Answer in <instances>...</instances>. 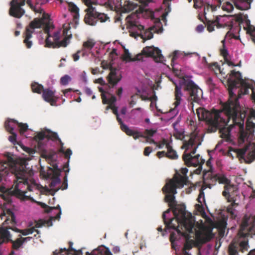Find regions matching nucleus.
Wrapping results in <instances>:
<instances>
[{
	"label": "nucleus",
	"mask_w": 255,
	"mask_h": 255,
	"mask_svg": "<svg viewBox=\"0 0 255 255\" xmlns=\"http://www.w3.org/2000/svg\"><path fill=\"white\" fill-rule=\"evenodd\" d=\"M188 171L187 168H182L181 173L183 175H175L172 179L167 181L162 188L163 192L166 194L165 199L173 208L174 216V218L168 219L170 209L163 214L165 231L170 233L172 247L176 251H179L181 247L184 245L183 255H191L189 250L193 247L194 242L191 238H194L198 243H204L214 236L212 233L213 222L204 211H202L201 213L205 221L201 220L200 224L197 222V226L195 227V217L186 210L185 205L176 204L174 195L177 193L176 189L182 188L186 184Z\"/></svg>",
	"instance_id": "1"
},
{
	"label": "nucleus",
	"mask_w": 255,
	"mask_h": 255,
	"mask_svg": "<svg viewBox=\"0 0 255 255\" xmlns=\"http://www.w3.org/2000/svg\"><path fill=\"white\" fill-rule=\"evenodd\" d=\"M224 110L228 123L229 120H232L233 124H231L228 128L231 129V132L233 129L238 128V131L240 133L238 143L240 146L245 144L244 147L236 149L240 160L242 162L251 163L255 158V150L249 149L255 131V124L251 121V119H255V111L249 110L245 130L244 121L247 114L245 111L242 112L238 98H230L228 103L224 106Z\"/></svg>",
	"instance_id": "2"
},
{
	"label": "nucleus",
	"mask_w": 255,
	"mask_h": 255,
	"mask_svg": "<svg viewBox=\"0 0 255 255\" xmlns=\"http://www.w3.org/2000/svg\"><path fill=\"white\" fill-rule=\"evenodd\" d=\"M7 162H0V182L6 181L10 174L9 171L14 175L15 179L10 192L17 198L22 201L30 200L33 201L31 195L28 194L27 190L33 191L38 188V185H29L33 172L27 171L24 165L17 163L11 157L7 158Z\"/></svg>",
	"instance_id": "3"
},
{
	"label": "nucleus",
	"mask_w": 255,
	"mask_h": 255,
	"mask_svg": "<svg viewBox=\"0 0 255 255\" xmlns=\"http://www.w3.org/2000/svg\"><path fill=\"white\" fill-rule=\"evenodd\" d=\"M176 86L175 101L173 104L174 108L168 113L169 118L172 119L179 113L181 108H185L186 98L181 92V89L189 91L191 100L198 103L203 98V91L188 77L179 79L174 82Z\"/></svg>",
	"instance_id": "4"
},
{
	"label": "nucleus",
	"mask_w": 255,
	"mask_h": 255,
	"mask_svg": "<svg viewBox=\"0 0 255 255\" xmlns=\"http://www.w3.org/2000/svg\"><path fill=\"white\" fill-rule=\"evenodd\" d=\"M196 114L200 120L206 121L211 127L212 131H216L219 128L222 138L228 142L232 140L231 129L226 127L228 125V120L222 117V112L214 110L210 112L204 108H199Z\"/></svg>",
	"instance_id": "5"
},
{
	"label": "nucleus",
	"mask_w": 255,
	"mask_h": 255,
	"mask_svg": "<svg viewBox=\"0 0 255 255\" xmlns=\"http://www.w3.org/2000/svg\"><path fill=\"white\" fill-rule=\"evenodd\" d=\"M138 16L136 13H133L127 17V28L131 36L135 38L137 36H140L143 41H145L151 39L153 32L161 33L163 32L162 24L160 19H155L153 26L145 28L138 23Z\"/></svg>",
	"instance_id": "6"
},
{
	"label": "nucleus",
	"mask_w": 255,
	"mask_h": 255,
	"mask_svg": "<svg viewBox=\"0 0 255 255\" xmlns=\"http://www.w3.org/2000/svg\"><path fill=\"white\" fill-rule=\"evenodd\" d=\"M227 81L229 85L230 98L236 99V98L234 97L235 95L234 91L235 89L240 88V92L241 93L240 95L248 94L249 89H251L252 90V98L255 102V92L254 88L255 82L254 81L246 78L243 79L240 72L233 70L228 77Z\"/></svg>",
	"instance_id": "7"
},
{
	"label": "nucleus",
	"mask_w": 255,
	"mask_h": 255,
	"mask_svg": "<svg viewBox=\"0 0 255 255\" xmlns=\"http://www.w3.org/2000/svg\"><path fill=\"white\" fill-rule=\"evenodd\" d=\"M70 24H64L62 33L59 30L52 32L53 26L52 25H47L44 31L47 33L45 40V46L48 47H66L70 43L72 37L70 31Z\"/></svg>",
	"instance_id": "8"
},
{
	"label": "nucleus",
	"mask_w": 255,
	"mask_h": 255,
	"mask_svg": "<svg viewBox=\"0 0 255 255\" xmlns=\"http://www.w3.org/2000/svg\"><path fill=\"white\" fill-rule=\"evenodd\" d=\"M201 144L200 135L198 134L196 131L190 134V138L188 141H184L182 148L185 150L183 155V159L188 166H201L203 164V160L199 154L193 156L196 151L197 148Z\"/></svg>",
	"instance_id": "9"
},
{
	"label": "nucleus",
	"mask_w": 255,
	"mask_h": 255,
	"mask_svg": "<svg viewBox=\"0 0 255 255\" xmlns=\"http://www.w3.org/2000/svg\"><path fill=\"white\" fill-rule=\"evenodd\" d=\"M191 2L192 0H188ZM194 7L196 8H203L205 15L210 12H214L220 8L221 5V0H193ZM120 5L123 11L128 12L137 7V4L128 0H120Z\"/></svg>",
	"instance_id": "10"
},
{
	"label": "nucleus",
	"mask_w": 255,
	"mask_h": 255,
	"mask_svg": "<svg viewBox=\"0 0 255 255\" xmlns=\"http://www.w3.org/2000/svg\"><path fill=\"white\" fill-rule=\"evenodd\" d=\"M124 49V54L122 56L124 61L129 62L135 60H143V55L147 57H152L157 63H164L165 61L164 57L161 53V50L154 46H147L144 48L141 53L137 54L135 58H132L131 54L128 49H127L124 45H122Z\"/></svg>",
	"instance_id": "11"
},
{
	"label": "nucleus",
	"mask_w": 255,
	"mask_h": 255,
	"mask_svg": "<svg viewBox=\"0 0 255 255\" xmlns=\"http://www.w3.org/2000/svg\"><path fill=\"white\" fill-rule=\"evenodd\" d=\"M222 194L228 202L231 203L227 208L228 213L232 218L236 219L238 211L235 208V206L238 204L237 201L240 199V193L238 186L232 184L225 185Z\"/></svg>",
	"instance_id": "12"
},
{
	"label": "nucleus",
	"mask_w": 255,
	"mask_h": 255,
	"mask_svg": "<svg viewBox=\"0 0 255 255\" xmlns=\"http://www.w3.org/2000/svg\"><path fill=\"white\" fill-rule=\"evenodd\" d=\"M44 24L42 19L35 18L26 27L24 43L27 48H30L32 45V41L31 40L33 34H36L39 39V43H43V37L42 36V30L41 27Z\"/></svg>",
	"instance_id": "13"
},
{
	"label": "nucleus",
	"mask_w": 255,
	"mask_h": 255,
	"mask_svg": "<svg viewBox=\"0 0 255 255\" xmlns=\"http://www.w3.org/2000/svg\"><path fill=\"white\" fill-rule=\"evenodd\" d=\"M41 226L37 224L34 227H31L28 229L24 230H19L16 228H12L10 227L2 226L0 228V245L4 241H11V235L8 229H11L12 231L21 233L23 236H27L32 234L33 232H36L37 234L40 233L38 230H35V228H39Z\"/></svg>",
	"instance_id": "14"
},
{
	"label": "nucleus",
	"mask_w": 255,
	"mask_h": 255,
	"mask_svg": "<svg viewBox=\"0 0 255 255\" xmlns=\"http://www.w3.org/2000/svg\"><path fill=\"white\" fill-rule=\"evenodd\" d=\"M35 140L38 142V145L39 148L42 150H45V148L43 143L45 141H48L49 140L52 141L61 140L56 132H53L47 128H43L36 133L34 136Z\"/></svg>",
	"instance_id": "15"
},
{
	"label": "nucleus",
	"mask_w": 255,
	"mask_h": 255,
	"mask_svg": "<svg viewBox=\"0 0 255 255\" xmlns=\"http://www.w3.org/2000/svg\"><path fill=\"white\" fill-rule=\"evenodd\" d=\"M0 196L2 200L0 203V217L1 219L4 216L6 217V219L3 223V226H4L8 224L9 222H14L15 217L14 213L9 208L11 205L10 202L5 198L4 195L0 194Z\"/></svg>",
	"instance_id": "16"
},
{
	"label": "nucleus",
	"mask_w": 255,
	"mask_h": 255,
	"mask_svg": "<svg viewBox=\"0 0 255 255\" xmlns=\"http://www.w3.org/2000/svg\"><path fill=\"white\" fill-rule=\"evenodd\" d=\"M54 169L49 168L47 174L45 175V177L48 179H51L50 183V189H46V192L52 195L60 189V187L55 188L56 186L60 183V179L59 177L60 171L58 170V166L55 165Z\"/></svg>",
	"instance_id": "17"
},
{
	"label": "nucleus",
	"mask_w": 255,
	"mask_h": 255,
	"mask_svg": "<svg viewBox=\"0 0 255 255\" xmlns=\"http://www.w3.org/2000/svg\"><path fill=\"white\" fill-rule=\"evenodd\" d=\"M5 128L6 130L9 132H15V130L18 128L21 134L24 135L26 137H30L26 133L29 129L28 126L27 124L18 123L14 119H8L5 123Z\"/></svg>",
	"instance_id": "18"
},
{
	"label": "nucleus",
	"mask_w": 255,
	"mask_h": 255,
	"mask_svg": "<svg viewBox=\"0 0 255 255\" xmlns=\"http://www.w3.org/2000/svg\"><path fill=\"white\" fill-rule=\"evenodd\" d=\"M250 233H255V216L249 218L245 216L241 226L239 232L241 236L246 237Z\"/></svg>",
	"instance_id": "19"
},
{
	"label": "nucleus",
	"mask_w": 255,
	"mask_h": 255,
	"mask_svg": "<svg viewBox=\"0 0 255 255\" xmlns=\"http://www.w3.org/2000/svg\"><path fill=\"white\" fill-rule=\"evenodd\" d=\"M85 3L88 8L86 10L87 13L85 16V22L86 24L94 26L97 23V9L93 6V3L90 0H85Z\"/></svg>",
	"instance_id": "20"
},
{
	"label": "nucleus",
	"mask_w": 255,
	"mask_h": 255,
	"mask_svg": "<svg viewBox=\"0 0 255 255\" xmlns=\"http://www.w3.org/2000/svg\"><path fill=\"white\" fill-rule=\"evenodd\" d=\"M25 0H12L9 3L10 15L16 18L21 17L25 12L24 9L21 8V6L25 4Z\"/></svg>",
	"instance_id": "21"
},
{
	"label": "nucleus",
	"mask_w": 255,
	"mask_h": 255,
	"mask_svg": "<svg viewBox=\"0 0 255 255\" xmlns=\"http://www.w3.org/2000/svg\"><path fill=\"white\" fill-rule=\"evenodd\" d=\"M248 243L246 241H241L240 243L232 242L229 247V253L230 255H238L239 249L244 252L248 250Z\"/></svg>",
	"instance_id": "22"
},
{
	"label": "nucleus",
	"mask_w": 255,
	"mask_h": 255,
	"mask_svg": "<svg viewBox=\"0 0 255 255\" xmlns=\"http://www.w3.org/2000/svg\"><path fill=\"white\" fill-rule=\"evenodd\" d=\"M42 97L43 99L51 104L52 106L55 104L58 98L55 96V91L50 89H47L43 90L42 93Z\"/></svg>",
	"instance_id": "23"
},
{
	"label": "nucleus",
	"mask_w": 255,
	"mask_h": 255,
	"mask_svg": "<svg viewBox=\"0 0 255 255\" xmlns=\"http://www.w3.org/2000/svg\"><path fill=\"white\" fill-rule=\"evenodd\" d=\"M184 56H194L197 60H199L200 58L199 54L196 52H184L179 50H175L173 53V57L172 58V62L173 63L178 57L182 58Z\"/></svg>",
	"instance_id": "24"
},
{
	"label": "nucleus",
	"mask_w": 255,
	"mask_h": 255,
	"mask_svg": "<svg viewBox=\"0 0 255 255\" xmlns=\"http://www.w3.org/2000/svg\"><path fill=\"white\" fill-rule=\"evenodd\" d=\"M235 6L241 10H248L251 8L252 0H231Z\"/></svg>",
	"instance_id": "25"
},
{
	"label": "nucleus",
	"mask_w": 255,
	"mask_h": 255,
	"mask_svg": "<svg viewBox=\"0 0 255 255\" xmlns=\"http://www.w3.org/2000/svg\"><path fill=\"white\" fill-rule=\"evenodd\" d=\"M223 16L220 15L216 16L215 20H209L207 21V29L209 32L214 30L215 27L217 28L221 27L223 26V24L220 23L221 19Z\"/></svg>",
	"instance_id": "26"
},
{
	"label": "nucleus",
	"mask_w": 255,
	"mask_h": 255,
	"mask_svg": "<svg viewBox=\"0 0 255 255\" xmlns=\"http://www.w3.org/2000/svg\"><path fill=\"white\" fill-rule=\"evenodd\" d=\"M95 42L93 40L89 39L87 41L84 42L83 44V48L82 51L83 52V55H88L89 53H91L93 55V53L92 52V49L95 45Z\"/></svg>",
	"instance_id": "27"
},
{
	"label": "nucleus",
	"mask_w": 255,
	"mask_h": 255,
	"mask_svg": "<svg viewBox=\"0 0 255 255\" xmlns=\"http://www.w3.org/2000/svg\"><path fill=\"white\" fill-rule=\"evenodd\" d=\"M121 128L127 134L132 136L135 139L142 136V134L141 133L130 129L125 124H122V128Z\"/></svg>",
	"instance_id": "28"
},
{
	"label": "nucleus",
	"mask_w": 255,
	"mask_h": 255,
	"mask_svg": "<svg viewBox=\"0 0 255 255\" xmlns=\"http://www.w3.org/2000/svg\"><path fill=\"white\" fill-rule=\"evenodd\" d=\"M244 29L247 33L252 37L253 40L255 43V27L251 24L250 20H247L245 22Z\"/></svg>",
	"instance_id": "29"
},
{
	"label": "nucleus",
	"mask_w": 255,
	"mask_h": 255,
	"mask_svg": "<svg viewBox=\"0 0 255 255\" xmlns=\"http://www.w3.org/2000/svg\"><path fill=\"white\" fill-rule=\"evenodd\" d=\"M99 90L102 93V99L103 104H109L110 105H113L116 102L117 99L114 95H112L111 97L109 99H108L102 88H100Z\"/></svg>",
	"instance_id": "30"
},
{
	"label": "nucleus",
	"mask_w": 255,
	"mask_h": 255,
	"mask_svg": "<svg viewBox=\"0 0 255 255\" xmlns=\"http://www.w3.org/2000/svg\"><path fill=\"white\" fill-rule=\"evenodd\" d=\"M166 148L167 151L166 152V156L173 159H175L178 158V156L177 152L172 149L171 143L167 144Z\"/></svg>",
	"instance_id": "31"
},
{
	"label": "nucleus",
	"mask_w": 255,
	"mask_h": 255,
	"mask_svg": "<svg viewBox=\"0 0 255 255\" xmlns=\"http://www.w3.org/2000/svg\"><path fill=\"white\" fill-rule=\"evenodd\" d=\"M172 0H163V7L165 8V13L163 14V20L166 23V16L171 11V2Z\"/></svg>",
	"instance_id": "32"
},
{
	"label": "nucleus",
	"mask_w": 255,
	"mask_h": 255,
	"mask_svg": "<svg viewBox=\"0 0 255 255\" xmlns=\"http://www.w3.org/2000/svg\"><path fill=\"white\" fill-rule=\"evenodd\" d=\"M23 150L25 151L26 153H27L28 155H25V157H24L25 159L29 160H31L32 157L34 156V154L35 153V151L34 150H33L32 148L25 147V146H22L21 147Z\"/></svg>",
	"instance_id": "33"
},
{
	"label": "nucleus",
	"mask_w": 255,
	"mask_h": 255,
	"mask_svg": "<svg viewBox=\"0 0 255 255\" xmlns=\"http://www.w3.org/2000/svg\"><path fill=\"white\" fill-rule=\"evenodd\" d=\"M31 88L33 92L37 93H41L44 90L43 86L36 82L31 84Z\"/></svg>",
	"instance_id": "34"
},
{
	"label": "nucleus",
	"mask_w": 255,
	"mask_h": 255,
	"mask_svg": "<svg viewBox=\"0 0 255 255\" xmlns=\"http://www.w3.org/2000/svg\"><path fill=\"white\" fill-rule=\"evenodd\" d=\"M222 9L224 11L230 12L234 9V6L232 3L227 1L222 5Z\"/></svg>",
	"instance_id": "35"
},
{
	"label": "nucleus",
	"mask_w": 255,
	"mask_h": 255,
	"mask_svg": "<svg viewBox=\"0 0 255 255\" xmlns=\"http://www.w3.org/2000/svg\"><path fill=\"white\" fill-rule=\"evenodd\" d=\"M220 146V143H218L216 145V147L214 150L212 151H211L209 152V154L210 155V158L207 161V164L211 166V159L213 158V156L214 155V154L216 152L217 150H219V151H221V150L219 149V147Z\"/></svg>",
	"instance_id": "36"
},
{
	"label": "nucleus",
	"mask_w": 255,
	"mask_h": 255,
	"mask_svg": "<svg viewBox=\"0 0 255 255\" xmlns=\"http://www.w3.org/2000/svg\"><path fill=\"white\" fill-rule=\"evenodd\" d=\"M219 182L225 185H230L231 181L224 175H220L218 177Z\"/></svg>",
	"instance_id": "37"
},
{
	"label": "nucleus",
	"mask_w": 255,
	"mask_h": 255,
	"mask_svg": "<svg viewBox=\"0 0 255 255\" xmlns=\"http://www.w3.org/2000/svg\"><path fill=\"white\" fill-rule=\"evenodd\" d=\"M97 21L100 20L102 22H104L109 19V17L104 13H99L97 11Z\"/></svg>",
	"instance_id": "38"
},
{
	"label": "nucleus",
	"mask_w": 255,
	"mask_h": 255,
	"mask_svg": "<svg viewBox=\"0 0 255 255\" xmlns=\"http://www.w3.org/2000/svg\"><path fill=\"white\" fill-rule=\"evenodd\" d=\"M112 110H113V112L114 114H115L117 116V120L121 125V128H122V124H124L123 121H122V118L121 117V115L118 113V109L117 107H113Z\"/></svg>",
	"instance_id": "39"
},
{
	"label": "nucleus",
	"mask_w": 255,
	"mask_h": 255,
	"mask_svg": "<svg viewBox=\"0 0 255 255\" xmlns=\"http://www.w3.org/2000/svg\"><path fill=\"white\" fill-rule=\"evenodd\" d=\"M60 151L61 152L63 153L64 154V155H65V157L68 158V163L69 162V160H70V158L71 155L72 154V150L70 148H68V149H67L65 151L64 150L63 147H62L61 148V149H60Z\"/></svg>",
	"instance_id": "40"
},
{
	"label": "nucleus",
	"mask_w": 255,
	"mask_h": 255,
	"mask_svg": "<svg viewBox=\"0 0 255 255\" xmlns=\"http://www.w3.org/2000/svg\"><path fill=\"white\" fill-rule=\"evenodd\" d=\"M204 188L203 187H202L200 191V193L198 196V201L199 203H200L201 205H202L203 203H205V194L204 192Z\"/></svg>",
	"instance_id": "41"
},
{
	"label": "nucleus",
	"mask_w": 255,
	"mask_h": 255,
	"mask_svg": "<svg viewBox=\"0 0 255 255\" xmlns=\"http://www.w3.org/2000/svg\"><path fill=\"white\" fill-rule=\"evenodd\" d=\"M71 78L70 76L68 75H65L62 77L60 79L61 84L63 85H67L71 81Z\"/></svg>",
	"instance_id": "42"
},
{
	"label": "nucleus",
	"mask_w": 255,
	"mask_h": 255,
	"mask_svg": "<svg viewBox=\"0 0 255 255\" xmlns=\"http://www.w3.org/2000/svg\"><path fill=\"white\" fill-rule=\"evenodd\" d=\"M174 136L177 139L181 140H182L185 137L184 135V131L182 130V129L179 130L177 129H175Z\"/></svg>",
	"instance_id": "43"
},
{
	"label": "nucleus",
	"mask_w": 255,
	"mask_h": 255,
	"mask_svg": "<svg viewBox=\"0 0 255 255\" xmlns=\"http://www.w3.org/2000/svg\"><path fill=\"white\" fill-rule=\"evenodd\" d=\"M49 210L48 211H47L48 212H50L51 211V210H52L53 209H56V208H54V207H49ZM56 208H57L58 209L59 211H58V213H57V214L54 217V218L55 219L59 220V219L61 217V215L62 214L61 209L59 205H58L57 206Z\"/></svg>",
	"instance_id": "44"
},
{
	"label": "nucleus",
	"mask_w": 255,
	"mask_h": 255,
	"mask_svg": "<svg viewBox=\"0 0 255 255\" xmlns=\"http://www.w3.org/2000/svg\"><path fill=\"white\" fill-rule=\"evenodd\" d=\"M23 244V243L21 238L17 239L15 241L13 242V247L15 249H17L19 248Z\"/></svg>",
	"instance_id": "45"
},
{
	"label": "nucleus",
	"mask_w": 255,
	"mask_h": 255,
	"mask_svg": "<svg viewBox=\"0 0 255 255\" xmlns=\"http://www.w3.org/2000/svg\"><path fill=\"white\" fill-rule=\"evenodd\" d=\"M120 55V52L116 48H113L110 53V56L113 59H116Z\"/></svg>",
	"instance_id": "46"
},
{
	"label": "nucleus",
	"mask_w": 255,
	"mask_h": 255,
	"mask_svg": "<svg viewBox=\"0 0 255 255\" xmlns=\"http://www.w3.org/2000/svg\"><path fill=\"white\" fill-rule=\"evenodd\" d=\"M11 134L10 136H9L8 139L9 140L13 143V144H15L16 142V137H17V134L16 132H9Z\"/></svg>",
	"instance_id": "47"
},
{
	"label": "nucleus",
	"mask_w": 255,
	"mask_h": 255,
	"mask_svg": "<svg viewBox=\"0 0 255 255\" xmlns=\"http://www.w3.org/2000/svg\"><path fill=\"white\" fill-rule=\"evenodd\" d=\"M171 143L168 142L167 140L163 139L161 142L159 144H156L159 149H162L163 148L164 146L166 147L167 144H170Z\"/></svg>",
	"instance_id": "48"
},
{
	"label": "nucleus",
	"mask_w": 255,
	"mask_h": 255,
	"mask_svg": "<svg viewBox=\"0 0 255 255\" xmlns=\"http://www.w3.org/2000/svg\"><path fill=\"white\" fill-rule=\"evenodd\" d=\"M216 70L220 72L222 76H223L224 78H226L228 77L227 75H226V72H225L223 70V69H222L220 66L218 65L215 64Z\"/></svg>",
	"instance_id": "49"
},
{
	"label": "nucleus",
	"mask_w": 255,
	"mask_h": 255,
	"mask_svg": "<svg viewBox=\"0 0 255 255\" xmlns=\"http://www.w3.org/2000/svg\"><path fill=\"white\" fill-rule=\"evenodd\" d=\"M231 37V38H233L234 39H238V36L234 35V34H232L230 32V31L228 32L227 33V34H226V36H225V40H229V37ZM223 42H224V40L222 41Z\"/></svg>",
	"instance_id": "50"
},
{
	"label": "nucleus",
	"mask_w": 255,
	"mask_h": 255,
	"mask_svg": "<svg viewBox=\"0 0 255 255\" xmlns=\"http://www.w3.org/2000/svg\"><path fill=\"white\" fill-rule=\"evenodd\" d=\"M156 132V130L153 129H147L146 130V134L147 137H151Z\"/></svg>",
	"instance_id": "51"
},
{
	"label": "nucleus",
	"mask_w": 255,
	"mask_h": 255,
	"mask_svg": "<svg viewBox=\"0 0 255 255\" xmlns=\"http://www.w3.org/2000/svg\"><path fill=\"white\" fill-rule=\"evenodd\" d=\"M82 51L81 50H78L76 53L73 54L72 56L74 61H77L79 59L80 56L79 54Z\"/></svg>",
	"instance_id": "52"
},
{
	"label": "nucleus",
	"mask_w": 255,
	"mask_h": 255,
	"mask_svg": "<svg viewBox=\"0 0 255 255\" xmlns=\"http://www.w3.org/2000/svg\"><path fill=\"white\" fill-rule=\"evenodd\" d=\"M152 151V148L150 147H146L144 149V154L145 156H148Z\"/></svg>",
	"instance_id": "53"
},
{
	"label": "nucleus",
	"mask_w": 255,
	"mask_h": 255,
	"mask_svg": "<svg viewBox=\"0 0 255 255\" xmlns=\"http://www.w3.org/2000/svg\"><path fill=\"white\" fill-rule=\"evenodd\" d=\"M196 31L199 33L203 32L204 30V26L202 24H199L196 28Z\"/></svg>",
	"instance_id": "54"
},
{
	"label": "nucleus",
	"mask_w": 255,
	"mask_h": 255,
	"mask_svg": "<svg viewBox=\"0 0 255 255\" xmlns=\"http://www.w3.org/2000/svg\"><path fill=\"white\" fill-rule=\"evenodd\" d=\"M81 77H82V79L83 82L85 83H87L88 82L87 76L86 72L85 71H83L82 72V75H81Z\"/></svg>",
	"instance_id": "55"
},
{
	"label": "nucleus",
	"mask_w": 255,
	"mask_h": 255,
	"mask_svg": "<svg viewBox=\"0 0 255 255\" xmlns=\"http://www.w3.org/2000/svg\"><path fill=\"white\" fill-rule=\"evenodd\" d=\"M127 107H124L122 108V109H121V117L122 118H123L126 113H127Z\"/></svg>",
	"instance_id": "56"
},
{
	"label": "nucleus",
	"mask_w": 255,
	"mask_h": 255,
	"mask_svg": "<svg viewBox=\"0 0 255 255\" xmlns=\"http://www.w3.org/2000/svg\"><path fill=\"white\" fill-rule=\"evenodd\" d=\"M84 91L88 96H90L93 94V91L90 88L88 87H86L84 88Z\"/></svg>",
	"instance_id": "57"
},
{
	"label": "nucleus",
	"mask_w": 255,
	"mask_h": 255,
	"mask_svg": "<svg viewBox=\"0 0 255 255\" xmlns=\"http://www.w3.org/2000/svg\"><path fill=\"white\" fill-rule=\"evenodd\" d=\"M114 76H111V77L109 78V82L111 84H112L113 85H115L120 81V79L115 80L114 79Z\"/></svg>",
	"instance_id": "58"
},
{
	"label": "nucleus",
	"mask_w": 255,
	"mask_h": 255,
	"mask_svg": "<svg viewBox=\"0 0 255 255\" xmlns=\"http://www.w3.org/2000/svg\"><path fill=\"white\" fill-rule=\"evenodd\" d=\"M221 52L222 55L224 57H226L228 55V52L227 49L224 46L223 48L222 49H221Z\"/></svg>",
	"instance_id": "59"
},
{
	"label": "nucleus",
	"mask_w": 255,
	"mask_h": 255,
	"mask_svg": "<svg viewBox=\"0 0 255 255\" xmlns=\"http://www.w3.org/2000/svg\"><path fill=\"white\" fill-rule=\"evenodd\" d=\"M157 155L159 158H161L163 156H166V152L164 151H159L157 153Z\"/></svg>",
	"instance_id": "60"
},
{
	"label": "nucleus",
	"mask_w": 255,
	"mask_h": 255,
	"mask_svg": "<svg viewBox=\"0 0 255 255\" xmlns=\"http://www.w3.org/2000/svg\"><path fill=\"white\" fill-rule=\"evenodd\" d=\"M147 141L150 144H157V142L151 139V137H147Z\"/></svg>",
	"instance_id": "61"
},
{
	"label": "nucleus",
	"mask_w": 255,
	"mask_h": 255,
	"mask_svg": "<svg viewBox=\"0 0 255 255\" xmlns=\"http://www.w3.org/2000/svg\"><path fill=\"white\" fill-rule=\"evenodd\" d=\"M71 89H67L63 91V94L65 96L68 97L69 96V93H70L71 91Z\"/></svg>",
	"instance_id": "62"
},
{
	"label": "nucleus",
	"mask_w": 255,
	"mask_h": 255,
	"mask_svg": "<svg viewBox=\"0 0 255 255\" xmlns=\"http://www.w3.org/2000/svg\"><path fill=\"white\" fill-rule=\"evenodd\" d=\"M21 238V239H22V241L24 243L25 242L30 241L32 239V237H26V238Z\"/></svg>",
	"instance_id": "63"
},
{
	"label": "nucleus",
	"mask_w": 255,
	"mask_h": 255,
	"mask_svg": "<svg viewBox=\"0 0 255 255\" xmlns=\"http://www.w3.org/2000/svg\"><path fill=\"white\" fill-rule=\"evenodd\" d=\"M113 251L114 253H118L120 252V248L118 246H116L113 248Z\"/></svg>",
	"instance_id": "64"
}]
</instances>
